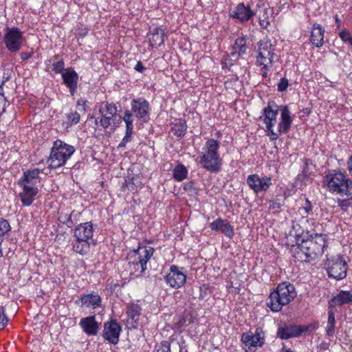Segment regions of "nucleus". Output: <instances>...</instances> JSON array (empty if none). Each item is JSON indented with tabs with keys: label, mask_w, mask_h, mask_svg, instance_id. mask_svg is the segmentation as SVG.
<instances>
[{
	"label": "nucleus",
	"mask_w": 352,
	"mask_h": 352,
	"mask_svg": "<svg viewBox=\"0 0 352 352\" xmlns=\"http://www.w3.org/2000/svg\"><path fill=\"white\" fill-rule=\"evenodd\" d=\"M52 70L56 73L63 74V72H64V71L65 70L64 61L60 60L57 61L56 63H53Z\"/></svg>",
	"instance_id": "nucleus-40"
},
{
	"label": "nucleus",
	"mask_w": 352,
	"mask_h": 352,
	"mask_svg": "<svg viewBox=\"0 0 352 352\" xmlns=\"http://www.w3.org/2000/svg\"><path fill=\"white\" fill-rule=\"evenodd\" d=\"M11 230L10 223L6 219H0V241H3L4 236Z\"/></svg>",
	"instance_id": "nucleus-36"
},
{
	"label": "nucleus",
	"mask_w": 352,
	"mask_h": 352,
	"mask_svg": "<svg viewBox=\"0 0 352 352\" xmlns=\"http://www.w3.org/2000/svg\"><path fill=\"white\" fill-rule=\"evenodd\" d=\"M301 210L304 211V214L307 215L312 213L313 206L308 199H306L305 206L301 208Z\"/></svg>",
	"instance_id": "nucleus-44"
},
{
	"label": "nucleus",
	"mask_w": 352,
	"mask_h": 352,
	"mask_svg": "<svg viewBox=\"0 0 352 352\" xmlns=\"http://www.w3.org/2000/svg\"><path fill=\"white\" fill-rule=\"evenodd\" d=\"M325 267L330 278L340 280L346 276L347 263L340 254L327 257Z\"/></svg>",
	"instance_id": "nucleus-10"
},
{
	"label": "nucleus",
	"mask_w": 352,
	"mask_h": 352,
	"mask_svg": "<svg viewBox=\"0 0 352 352\" xmlns=\"http://www.w3.org/2000/svg\"><path fill=\"white\" fill-rule=\"evenodd\" d=\"M135 69L140 73H143L146 70V68L141 61H138L135 66Z\"/></svg>",
	"instance_id": "nucleus-51"
},
{
	"label": "nucleus",
	"mask_w": 352,
	"mask_h": 352,
	"mask_svg": "<svg viewBox=\"0 0 352 352\" xmlns=\"http://www.w3.org/2000/svg\"><path fill=\"white\" fill-rule=\"evenodd\" d=\"M221 65L222 69H230L231 66L233 65L232 60L228 56H224Z\"/></svg>",
	"instance_id": "nucleus-45"
},
{
	"label": "nucleus",
	"mask_w": 352,
	"mask_h": 352,
	"mask_svg": "<svg viewBox=\"0 0 352 352\" xmlns=\"http://www.w3.org/2000/svg\"><path fill=\"white\" fill-rule=\"evenodd\" d=\"M186 322V320L183 318H182L181 320H179V321L177 322V327H182L184 326V324H185Z\"/></svg>",
	"instance_id": "nucleus-57"
},
{
	"label": "nucleus",
	"mask_w": 352,
	"mask_h": 352,
	"mask_svg": "<svg viewBox=\"0 0 352 352\" xmlns=\"http://www.w3.org/2000/svg\"><path fill=\"white\" fill-rule=\"evenodd\" d=\"M67 118L71 125L76 124L80 121V114L76 111H71L67 114Z\"/></svg>",
	"instance_id": "nucleus-39"
},
{
	"label": "nucleus",
	"mask_w": 352,
	"mask_h": 352,
	"mask_svg": "<svg viewBox=\"0 0 352 352\" xmlns=\"http://www.w3.org/2000/svg\"><path fill=\"white\" fill-rule=\"evenodd\" d=\"M33 56V52H21L20 54L21 58L23 60H27Z\"/></svg>",
	"instance_id": "nucleus-52"
},
{
	"label": "nucleus",
	"mask_w": 352,
	"mask_h": 352,
	"mask_svg": "<svg viewBox=\"0 0 352 352\" xmlns=\"http://www.w3.org/2000/svg\"><path fill=\"white\" fill-rule=\"evenodd\" d=\"M269 24H270V23L268 21H261L260 22L261 26L263 28H266Z\"/></svg>",
	"instance_id": "nucleus-58"
},
{
	"label": "nucleus",
	"mask_w": 352,
	"mask_h": 352,
	"mask_svg": "<svg viewBox=\"0 0 352 352\" xmlns=\"http://www.w3.org/2000/svg\"><path fill=\"white\" fill-rule=\"evenodd\" d=\"M2 242L3 241H0V258L3 256V251H2Z\"/></svg>",
	"instance_id": "nucleus-61"
},
{
	"label": "nucleus",
	"mask_w": 352,
	"mask_h": 352,
	"mask_svg": "<svg viewBox=\"0 0 352 352\" xmlns=\"http://www.w3.org/2000/svg\"><path fill=\"white\" fill-rule=\"evenodd\" d=\"M62 78L69 93L74 96L78 88V74L72 68L68 67L63 72Z\"/></svg>",
	"instance_id": "nucleus-19"
},
{
	"label": "nucleus",
	"mask_w": 352,
	"mask_h": 352,
	"mask_svg": "<svg viewBox=\"0 0 352 352\" xmlns=\"http://www.w3.org/2000/svg\"><path fill=\"white\" fill-rule=\"evenodd\" d=\"M171 130L177 137H184L186 133L187 125L185 120H178L173 124Z\"/></svg>",
	"instance_id": "nucleus-33"
},
{
	"label": "nucleus",
	"mask_w": 352,
	"mask_h": 352,
	"mask_svg": "<svg viewBox=\"0 0 352 352\" xmlns=\"http://www.w3.org/2000/svg\"><path fill=\"white\" fill-rule=\"evenodd\" d=\"M335 315L333 311H329L328 312V320L326 327L327 335L329 337L333 336L335 333Z\"/></svg>",
	"instance_id": "nucleus-35"
},
{
	"label": "nucleus",
	"mask_w": 352,
	"mask_h": 352,
	"mask_svg": "<svg viewBox=\"0 0 352 352\" xmlns=\"http://www.w3.org/2000/svg\"><path fill=\"white\" fill-rule=\"evenodd\" d=\"M3 42L9 52L16 53L23 45V32L17 28H7L5 30Z\"/></svg>",
	"instance_id": "nucleus-12"
},
{
	"label": "nucleus",
	"mask_w": 352,
	"mask_h": 352,
	"mask_svg": "<svg viewBox=\"0 0 352 352\" xmlns=\"http://www.w3.org/2000/svg\"><path fill=\"white\" fill-rule=\"evenodd\" d=\"M281 207V204L278 200L271 201L270 203V208L272 210H278Z\"/></svg>",
	"instance_id": "nucleus-48"
},
{
	"label": "nucleus",
	"mask_w": 352,
	"mask_h": 352,
	"mask_svg": "<svg viewBox=\"0 0 352 352\" xmlns=\"http://www.w3.org/2000/svg\"><path fill=\"white\" fill-rule=\"evenodd\" d=\"M184 188V190L186 191H188V192H194V190H195L194 188H193V183L191 182L185 184Z\"/></svg>",
	"instance_id": "nucleus-53"
},
{
	"label": "nucleus",
	"mask_w": 352,
	"mask_h": 352,
	"mask_svg": "<svg viewBox=\"0 0 352 352\" xmlns=\"http://www.w3.org/2000/svg\"><path fill=\"white\" fill-rule=\"evenodd\" d=\"M339 36L343 42L348 43L351 45L352 42V36L349 32L343 30L339 33Z\"/></svg>",
	"instance_id": "nucleus-41"
},
{
	"label": "nucleus",
	"mask_w": 352,
	"mask_h": 352,
	"mask_svg": "<svg viewBox=\"0 0 352 352\" xmlns=\"http://www.w3.org/2000/svg\"><path fill=\"white\" fill-rule=\"evenodd\" d=\"M142 308L135 303L129 304L127 305L126 314L127 322L131 328H137L141 316Z\"/></svg>",
	"instance_id": "nucleus-25"
},
{
	"label": "nucleus",
	"mask_w": 352,
	"mask_h": 352,
	"mask_svg": "<svg viewBox=\"0 0 352 352\" xmlns=\"http://www.w3.org/2000/svg\"><path fill=\"white\" fill-rule=\"evenodd\" d=\"M99 116L96 117L95 123L104 129H109L111 131H114L123 120L118 113V107L115 103L102 102L98 108Z\"/></svg>",
	"instance_id": "nucleus-6"
},
{
	"label": "nucleus",
	"mask_w": 352,
	"mask_h": 352,
	"mask_svg": "<svg viewBox=\"0 0 352 352\" xmlns=\"http://www.w3.org/2000/svg\"><path fill=\"white\" fill-rule=\"evenodd\" d=\"M297 252L298 257L305 262H309L315 260L318 256L319 253L314 245L311 240L302 239L301 243L298 244Z\"/></svg>",
	"instance_id": "nucleus-15"
},
{
	"label": "nucleus",
	"mask_w": 352,
	"mask_h": 352,
	"mask_svg": "<svg viewBox=\"0 0 352 352\" xmlns=\"http://www.w3.org/2000/svg\"><path fill=\"white\" fill-rule=\"evenodd\" d=\"M77 107L79 108L80 111L86 112L88 108V101L85 99L80 98L77 101Z\"/></svg>",
	"instance_id": "nucleus-43"
},
{
	"label": "nucleus",
	"mask_w": 352,
	"mask_h": 352,
	"mask_svg": "<svg viewBox=\"0 0 352 352\" xmlns=\"http://www.w3.org/2000/svg\"><path fill=\"white\" fill-rule=\"evenodd\" d=\"M164 31L162 28L157 26L150 28L149 32L147 34L150 45L152 47H160L164 42Z\"/></svg>",
	"instance_id": "nucleus-24"
},
{
	"label": "nucleus",
	"mask_w": 352,
	"mask_h": 352,
	"mask_svg": "<svg viewBox=\"0 0 352 352\" xmlns=\"http://www.w3.org/2000/svg\"><path fill=\"white\" fill-rule=\"evenodd\" d=\"M173 175L175 180L182 182L187 177L188 170L184 165L179 164L174 168Z\"/></svg>",
	"instance_id": "nucleus-34"
},
{
	"label": "nucleus",
	"mask_w": 352,
	"mask_h": 352,
	"mask_svg": "<svg viewBox=\"0 0 352 352\" xmlns=\"http://www.w3.org/2000/svg\"><path fill=\"white\" fill-rule=\"evenodd\" d=\"M58 55H55V56L53 57V58H52V59H56V58H58Z\"/></svg>",
	"instance_id": "nucleus-63"
},
{
	"label": "nucleus",
	"mask_w": 352,
	"mask_h": 352,
	"mask_svg": "<svg viewBox=\"0 0 352 352\" xmlns=\"http://www.w3.org/2000/svg\"><path fill=\"white\" fill-rule=\"evenodd\" d=\"M323 186L333 195L342 197H352V180L341 172L325 175Z\"/></svg>",
	"instance_id": "nucleus-5"
},
{
	"label": "nucleus",
	"mask_w": 352,
	"mask_h": 352,
	"mask_svg": "<svg viewBox=\"0 0 352 352\" xmlns=\"http://www.w3.org/2000/svg\"><path fill=\"white\" fill-rule=\"evenodd\" d=\"M157 352H170V346L168 342L164 341L161 343L160 346L157 350Z\"/></svg>",
	"instance_id": "nucleus-46"
},
{
	"label": "nucleus",
	"mask_w": 352,
	"mask_h": 352,
	"mask_svg": "<svg viewBox=\"0 0 352 352\" xmlns=\"http://www.w3.org/2000/svg\"><path fill=\"white\" fill-rule=\"evenodd\" d=\"M246 182L250 189L256 193L267 191L272 185L271 177H260L257 174L248 175Z\"/></svg>",
	"instance_id": "nucleus-16"
},
{
	"label": "nucleus",
	"mask_w": 352,
	"mask_h": 352,
	"mask_svg": "<svg viewBox=\"0 0 352 352\" xmlns=\"http://www.w3.org/2000/svg\"><path fill=\"white\" fill-rule=\"evenodd\" d=\"M307 330V327L299 325H285L279 327L277 330V336L282 340L300 336Z\"/></svg>",
	"instance_id": "nucleus-18"
},
{
	"label": "nucleus",
	"mask_w": 352,
	"mask_h": 352,
	"mask_svg": "<svg viewBox=\"0 0 352 352\" xmlns=\"http://www.w3.org/2000/svg\"><path fill=\"white\" fill-rule=\"evenodd\" d=\"M179 352H188V351L186 349L183 350L182 349H181Z\"/></svg>",
	"instance_id": "nucleus-62"
},
{
	"label": "nucleus",
	"mask_w": 352,
	"mask_h": 352,
	"mask_svg": "<svg viewBox=\"0 0 352 352\" xmlns=\"http://www.w3.org/2000/svg\"><path fill=\"white\" fill-rule=\"evenodd\" d=\"M122 327L115 320H110L104 323L102 337L111 344H116L119 342Z\"/></svg>",
	"instance_id": "nucleus-14"
},
{
	"label": "nucleus",
	"mask_w": 352,
	"mask_h": 352,
	"mask_svg": "<svg viewBox=\"0 0 352 352\" xmlns=\"http://www.w3.org/2000/svg\"><path fill=\"white\" fill-rule=\"evenodd\" d=\"M255 58L257 66L271 69L274 63L278 60V56L276 53V45L267 38L260 40L257 43Z\"/></svg>",
	"instance_id": "nucleus-7"
},
{
	"label": "nucleus",
	"mask_w": 352,
	"mask_h": 352,
	"mask_svg": "<svg viewBox=\"0 0 352 352\" xmlns=\"http://www.w3.org/2000/svg\"><path fill=\"white\" fill-rule=\"evenodd\" d=\"M335 21H336V24L337 27L339 28L341 25V21L339 19L338 15L335 16Z\"/></svg>",
	"instance_id": "nucleus-59"
},
{
	"label": "nucleus",
	"mask_w": 352,
	"mask_h": 352,
	"mask_svg": "<svg viewBox=\"0 0 352 352\" xmlns=\"http://www.w3.org/2000/svg\"><path fill=\"white\" fill-rule=\"evenodd\" d=\"M261 119L271 140H276L280 135L289 132L293 121L289 107H280L274 101L268 102L263 108Z\"/></svg>",
	"instance_id": "nucleus-1"
},
{
	"label": "nucleus",
	"mask_w": 352,
	"mask_h": 352,
	"mask_svg": "<svg viewBox=\"0 0 352 352\" xmlns=\"http://www.w3.org/2000/svg\"><path fill=\"white\" fill-rule=\"evenodd\" d=\"M288 85V80L285 78H282L277 85V89L279 91H284L287 89Z\"/></svg>",
	"instance_id": "nucleus-42"
},
{
	"label": "nucleus",
	"mask_w": 352,
	"mask_h": 352,
	"mask_svg": "<svg viewBox=\"0 0 352 352\" xmlns=\"http://www.w3.org/2000/svg\"><path fill=\"white\" fill-rule=\"evenodd\" d=\"M65 220L63 221V223L68 227V228H72L75 223H76V221H74V220L72 219L69 216H65Z\"/></svg>",
	"instance_id": "nucleus-49"
},
{
	"label": "nucleus",
	"mask_w": 352,
	"mask_h": 352,
	"mask_svg": "<svg viewBox=\"0 0 352 352\" xmlns=\"http://www.w3.org/2000/svg\"><path fill=\"white\" fill-rule=\"evenodd\" d=\"M149 102L144 98H138L133 99L131 102V110L129 111L138 119L146 117L149 111Z\"/></svg>",
	"instance_id": "nucleus-17"
},
{
	"label": "nucleus",
	"mask_w": 352,
	"mask_h": 352,
	"mask_svg": "<svg viewBox=\"0 0 352 352\" xmlns=\"http://www.w3.org/2000/svg\"><path fill=\"white\" fill-rule=\"evenodd\" d=\"M94 227L91 221L78 224L74 230V236L78 240L93 241Z\"/></svg>",
	"instance_id": "nucleus-22"
},
{
	"label": "nucleus",
	"mask_w": 352,
	"mask_h": 352,
	"mask_svg": "<svg viewBox=\"0 0 352 352\" xmlns=\"http://www.w3.org/2000/svg\"><path fill=\"white\" fill-rule=\"evenodd\" d=\"M80 214L81 213L80 212L73 210L69 216L72 217L74 221H76L77 223L79 221V217Z\"/></svg>",
	"instance_id": "nucleus-50"
},
{
	"label": "nucleus",
	"mask_w": 352,
	"mask_h": 352,
	"mask_svg": "<svg viewBox=\"0 0 352 352\" xmlns=\"http://www.w3.org/2000/svg\"><path fill=\"white\" fill-rule=\"evenodd\" d=\"M280 352H294L292 349H286L285 347H283Z\"/></svg>",
	"instance_id": "nucleus-60"
},
{
	"label": "nucleus",
	"mask_w": 352,
	"mask_h": 352,
	"mask_svg": "<svg viewBox=\"0 0 352 352\" xmlns=\"http://www.w3.org/2000/svg\"><path fill=\"white\" fill-rule=\"evenodd\" d=\"M246 50L247 45L245 38L239 37L234 41L231 55L232 57L237 59L240 56L245 54Z\"/></svg>",
	"instance_id": "nucleus-30"
},
{
	"label": "nucleus",
	"mask_w": 352,
	"mask_h": 352,
	"mask_svg": "<svg viewBox=\"0 0 352 352\" xmlns=\"http://www.w3.org/2000/svg\"><path fill=\"white\" fill-rule=\"evenodd\" d=\"M326 235L322 234H316L314 236H311L309 240L313 241V245L317 250L320 255L324 252V248L326 247Z\"/></svg>",
	"instance_id": "nucleus-32"
},
{
	"label": "nucleus",
	"mask_w": 352,
	"mask_h": 352,
	"mask_svg": "<svg viewBox=\"0 0 352 352\" xmlns=\"http://www.w3.org/2000/svg\"><path fill=\"white\" fill-rule=\"evenodd\" d=\"M210 227L212 230L220 232L230 239L234 235L233 227L226 219L217 218L210 224Z\"/></svg>",
	"instance_id": "nucleus-23"
},
{
	"label": "nucleus",
	"mask_w": 352,
	"mask_h": 352,
	"mask_svg": "<svg viewBox=\"0 0 352 352\" xmlns=\"http://www.w3.org/2000/svg\"><path fill=\"white\" fill-rule=\"evenodd\" d=\"M219 148L220 143L217 140L213 138L206 140L198 156L201 168L210 173H217L221 170L223 160L219 151Z\"/></svg>",
	"instance_id": "nucleus-2"
},
{
	"label": "nucleus",
	"mask_w": 352,
	"mask_h": 352,
	"mask_svg": "<svg viewBox=\"0 0 352 352\" xmlns=\"http://www.w3.org/2000/svg\"><path fill=\"white\" fill-rule=\"evenodd\" d=\"M204 287H205V285H202V286H201V287H200V289H201V290H202Z\"/></svg>",
	"instance_id": "nucleus-64"
},
{
	"label": "nucleus",
	"mask_w": 352,
	"mask_h": 352,
	"mask_svg": "<svg viewBox=\"0 0 352 352\" xmlns=\"http://www.w3.org/2000/svg\"><path fill=\"white\" fill-rule=\"evenodd\" d=\"M42 170L34 168L23 172L18 180V185L21 188L19 196L24 206H30L38 192L37 184L40 183V174Z\"/></svg>",
	"instance_id": "nucleus-3"
},
{
	"label": "nucleus",
	"mask_w": 352,
	"mask_h": 352,
	"mask_svg": "<svg viewBox=\"0 0 352 352\" xmlns=\"http://www.w3.org/2000/svg\"><path fill=\"white\" fill-rule=\"evenodd\" d=\"M164 281L169 287L179 289L185 284L186 274L183 272L182 267L172 265L170 266L169 272L164 276Z\"/></svg>",
	"instance_id": "nucleus-13"
},
{
	"label": "nucleus",
	"mask_w": 352,
	"mask_h": 352,
	"mask_svg": "<svg viewBox=\"0 0 352 352\" xmlns=\"http://www.w3.org/2000/svg\"><path fill=\"white\" fill-rule=\"evenodd\" d=\"M6 82V80H2L1 85H0V95L1 96H4V91H3V86L4 85Z\"/></svg>",
	"instance_id": "nucleus-56"
},
{
	"label": "nucleus",
	"mask_w": 352,
	"mask_h": 352,
	"mask_svg": "<svg viewBox=\"0 0 352 352\" xmlns=\"http://www.w3.org/2000/svg\"><path fill=\"white\" fill-rule=\"evenodd\" d=\"M254 13L249 6H245L243 3H239L233 12L232 16L241 22L249 21Z\"/></svg>",
	"instance_id": "nucleus-27"
},
{
	"label": "nucleus",
	"mask_w": 352,
	"mask_h": 352,
	"mask_svg": "<svg viewBox=\"0 0 352 352\" xmlns=\"http://www.w3.org/2000/svg\"><path fill=\"white\" fill-rule=\"evenodd\" d=\"M270 70V69H263V67H261V71L262 72V76L263 78H267L268 76V72Z\"/></svg>",
	"instance_id": "nucleus-55"
},
{
	"label": "nucleus",
	"mask_w": 352,
	"mask_h": 352,
	"mask_svg": "<svg viewBox=\"0 0 352 352\" xmlns=\"http://www.w3.org/2000/svg\"><path fill=\"white\" fill-rule=\"evenodd\" d=\"M123 121L126 124V132L121 142L118 144V148L125 147L126 144L131 142L132 140L133 133V116L129 111V109H126L124 111Z\"/></svg>",
	"instance_id": "nucleus-21"
},
{
	"label": "nucleus",
	"mask_w": 352,
	"mask_h": 352,
	"mask_svg": "<svg viewBox=\"0 0 352 352\" xmlns=\"http://www.w3.org/2000/svg\"><path fill=\"white\" fill-rule=\"evenodd\" d=\"M351 302H352V292L342 290L336 296L329 300V306L334 307Z\"/></svg>",
	"instance_id": "nucleus-26"
},
{
	"label": "nucleus",
	"mask_w": 352,
	"mask_h": 352,
	"mask_svg": "<svg viewBox=\"0 0 352 352\" xmlns=\"http://www.w3.org/2000/svg\"><path fill=\"white\" fill-rule=\"evenodd\" d=\"M79 325L87 336H96L100 328V323L96 321L95 316L81 318Z\"/></svg>",
	"instance_id": "nucleus-20"
},
{
	"label": "nucleus",
	"mask_w": 352,
	"mask_h": 352,
	"mask_svg": "<svg viewBox=\"0 0 352 352\" xmlns=\"http://www.w3.org/2000/svg\"><path fill=\"white\" fill-rule=\"evenodd\" d=\"M79 300L86 307H91L93 309L100 307L102 302L100 296L95 292L83 294Z\"/></svg>",
	"instance_id": "nucleus-28"
},
{
	"label": "nucleus",
	"mask_w": 352,
	"mask_h": 352,
	"mask_svg": "<svg viewBox=\"0 0 352 352\" xmlns=\"http://www.w3.org/2000/svg\"><path fill=\"white\" fill-rule=\"evenodd\" d=\"M8 318L6 316L4 307L0 305V330L3 329L8 323Z\"/></svg>",
	"instance_id": "nucleus-38"
},
{
	"label": "nucleus",
	"mask_w": 352,
	"mask_h": 352,
	"mask_svg": "<svg viewBox=\"0 0 352 352\" xmlns=\"http://www.w3.org/2000/svg\"><path fill=\"white\" fill-rule=\"evenodd\" d=\"M241 340L244 345L245 352H254L257 348L264 345L265 342V332L261 327H258L254 333L248 331L242 333Z\"/></svg>",
	"instance_id": "nucleus-11"
},
{
	"label": "nucleus",
	"mask_w": 352,
	"mask_h": 352,
	"mask_svg": "<svg viewBox=\"0 0 352 352\" xmlns=\"http://www.w3.org/2000/svg\"><path fill=\"white\" fill-rule=\"evenodd\" d=\"M154 249L150 246H140L128 255L131 270L142 274L147 268V263L153 255Z\"/></svg>",
	"instance_id": "nucleus-9"
},
{
	"label": "nucleus",
	"mask_w": 352,
	"mask_h": 352,
	"mask_svg": "<svg viewBox=\"0 0 352 352\" xmlns=\"http://www.w3.org/2000/svg\"><path fill=\"white\" fill-rule=\"evenodd\" d=\"M324 28L320 24L314 23L311 32V42L316 47H320L324 44Z\"/></svg>",
	"instance_id": "nucleus-29"
},
{
	"label": "nucleus",
	"mask_w": 352,
	"mask_h": 352,
	"mask_svg": "<svg viewBox=\"0 0 352 352\" xmlns=\"http://www.w3.org/2000/svg\"><path fill=\"white\" fill-rule=\"evenodd\" d=\"M125 187L129 190H135V184L133 183V178H129L125 180Z\"/></svg>",
	"instance_id": "nucleus-47"
},
{
	"label": "nucleus",
	"mask_w": 352,
	"mask_h": 352,
	"mask_svg": "<svg viewBox=\"0 0 352 352\" xmlns=\"http://www.w3.org/2000/svg\"><path fill=\"white\" fill-rule=\"evenodd\" d=\"M90 245L91 241L85 239L78 240L76 239L75 241L73 243L72 248L75 252L83 256L89 252Z\"/></svg>",
	"instance_id": "nucleus-31"
},
{
	"label": "nucleus",
	"mask_w": 352,
	"mask_h": 352,
	"mask_svg": "<svg viewBox=\"0 0 352 352\" xmlns=\"http://www.w3.org/2000/svg\"><path fill=\"white\" fill-rule=\"evenodd\" d=\"M75 151L76 149L72 145L60 140H55L53 142L48 159L50 168H57L64 166Z\"/></svg>",
	"instance_id": "nucleus-8"
},
{
	"label": "nucleus",
	"mask_w": 352,
	"mask_h": 352,
	"mask_svg": "<svg viewBox=\"0 0 352 352\" xmlns=\"http://www.w3.org/2000/svg\"><path fill=\"white\" fill-rule=\"evenodd\" d=\"M347 169L350 175L352 177V155L347 161Z\"/></svg>",
	"instance_id": "nucleus-54"
},
{
	"label": "nucleus",
	"mask_w": 352,
	"mask_h": 352,
	"mask_svg": "<svg viewBox=\"0 0 352 352\" xmlns=\"http://www.w3.org/2000/svg\"><path fill=\"white\" fill-rule=\"evenodd\" d=\"M296 295L294 285L289 282H283L270 293L267 305L272 311L278 312L283 306L292 302Z\"/></svg>",
	"instance_id": "nucleus-4"
},
{
	"label": "nucleus",
	"mask_w": 352,
	"mask_h": 352,
	"mask_svg": "<svg viewBox=\"0 0 352 352\" xmlns=\"http://www.w3.org/2000/svg\"><path fill=\"white\" fill-rule=\"evenodd\" d=\"M352 197H344V199H338L337 204L340 209L344 212H346L348 209L351 206L350 200Z\"/></svg>",
	"instance_id": "nucleus-37"
}]
</instances>
